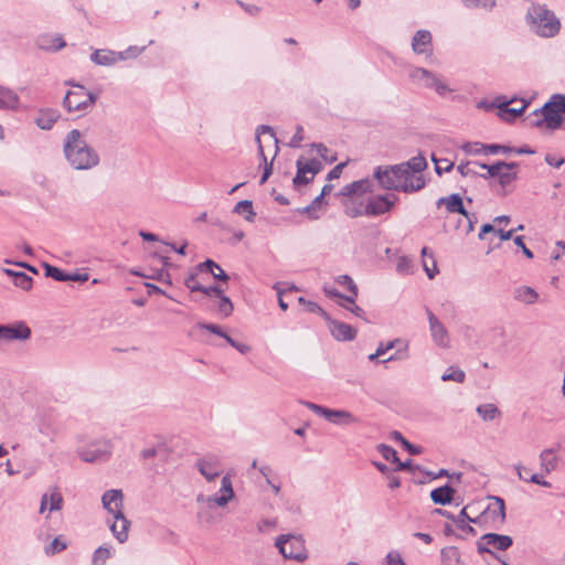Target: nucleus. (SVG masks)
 <instances>
[{
    "mask_svg": "<svg viewBox=\"0 0 565 565\" xmlns=\"http://www.w3.org/2000/svg\"><path fill=\"white\" fill-rule=\"evenodd\" d=\"M437 205L441 206L445 205L446 210L449 213H459V214H466V209L463 207L462 199L459 194H451L449 196L440 198L437 201Z\"/></svg>",
    "mask_w": 565,
    "mask_h": 565,
    "instance_id": "nucleus-28",
    "label": "nucleus"
},
{
    "mask_svg": "<svg viewBox=\"0 0 565 565\" xmlns=\"http://www.w3.org/2000/svg\"><path fill=\"white\" fill-rule=\"evenodd\" d=\"M296 166H297V173L292 180L295 186L308 184L310 181L313 180V179H310V175L308 177L309 173L303 167L302 158L297 160Z\"/></svg>",
    "mask_w": 565,
    "mask_h": 565,
    "instance_id": "nucleus-41",
    "label": "nucleus"
},
{
    "mask_svg": "<svg viewBox=\"0 0 565 565\" xmlns=\"http://www.w3.org/2000/svg\"><path fill=\"white\" fill-rule=\"evenodd\" d=\"M541 472L550 473L557 467V457L554 449H544L540 456Z\"/></svg>",
    "mask_w": 565,
    "mask_h": 565,
    "instance_id": "nucleus-31",
    "label": "nucleus"
},
{
    "mask_svg": "<svg viewBox=\"0 0 565 565\" xmlns=\"http://www.w3.org/2000/svg\"><path fill=\"white\" fill-rule=\"evenodd\" d=\"M466 374L462 370H456L450 367L447 372L441 375V381H454L457 383H462L465 381Z\"/></svg>",
    "mask_w": 565,
    "mask_h": 565,
    "instance_id": "nucleus-50",
    "label": "nucleus"
},
{
    "mask_svg": "<svg viewBox=\"0 0 565 565\" xmlns=\"http://www.w3.org/2000/svg\"><path fill=\"white\" fill-rule=\"evenodd\" d=\"M198 271L199 270L194 269L193 271L189 273V275L184 279V285L191 292H194V291L201 292L203 290V286L200 284V281L198 279Z\"/></svg>",
    "mask_w": 565,
    "mask_h": 565,
    "instance_id": "nucleus-49",
    "label": "nucleus"
},
{
    "mask_svg": "<svg viewBox=\"0 0 565 565\" xmlns=\"http://www.w3.org/2000/svg\"><path fill=\"white\" fill-rule=\"evenodd\" d=\"M412 47L416 54L430 56L433 53L430 32L426 30L417 31L413 38Z\"/></svg>",
    "mask_w": 565,
    "mask_h": 565,
    "instance_id": "nucleus-23",
    "label": "nucleus"
},
{
    "mask_svg": "<svg viewBox=\"0 0 565 565\" xmlns=\"http://www.w3.org/2000/svg\"><path fill=\"white\" fill-rule=\"evenodd\" d=\"M169 455V449L166 444L160 443L157 446L148 447L141 450L140 456L143 459H150L153 457H159L160 459H166Z\"/></svg>",
    "mask_w": 565,
    "mask_h": 565,
    "instance_id": "nucleus-37",
    "label": "nucleus"
},
{
    "mask_svg": "<svg viewBox=\"0 0 565 565\" xmlns=\"http://www.w3.org/2000/svg\"><path fill=\"white\" fill-rule=\"evenodd\" d=\"M342 308L349 310L350 312H352L354 316L359 317V318H364V311L362 308H360L356 303H355V298H353V302H347L344 300H342V302L339 303Z\"/></svg>",
    "mask_w": 565,
    "mask_h": 565,
    "instance_id": "nucleus-61",
    "label": "nucleus"
},
{
    "mask_svg": "<svg viewBox=\"0 0 565 565\" xmlns=\"http://www.w3.org/2000/svg\"><path fill=\"white\" fill-rule=\"evenodd\" d=\"M234 212L237 213V214L246 213L245 218L247 221H249V222H252L254 220V217H255V212L253 210V203L249 200L239 201L235 205Z\"/></svg>",
    "mask_w": 565,
    "mask_h": 565,
    "instance_id": "nucleus-44",
    "label": "nucleus"
},
{
    "mask_svg": "<svg viewBox=\"0 0 565 565\" xmlns=\"http://www.w3.org/2000/svg\"><path fill=\"white\" fill-rule=\"evenodd\" d=\"M412 268H413V264H412V259L409 257L401 256L397 259L396 270L398 274L409 275V274H412Z\"/></svg>",
    "mask_w": 565,
    "mask_h": 565,
    "instance_id": "nucleus-53",
    "label": "nucleus"
},
{
    "mask_svg": "<svg viewBox=\"0 0 565 565\" xmlns=\"http://www.w3.org/2000/svg\"><path fill=\"white\" fill-rule=\"evenodd\" d=\"M338 282L342 286H347L348 290L351 294L347 297H342V300H344L347 302H353V298L358 297V287L354 284V281L352 280V278L348 275H341L338 278Z\"/></svg>",
    "mask_w": 565,
    "mask_h": 565,
    "instance_id": "nucleus-40",
    "label": "nucleus"
},
{
    "mask_svg": "<svg viewBox=\"0 0 565 565\" xmlns=\"http://www.w3.org/2000/svg\"><path fill=\"white\" fill-rule=\"evenodd\" d=\"M514 300L524 305H533L539 300V294L529 286H519L513 291Z\"/></svg>",
    "mask_w": 565,
    "mask_h": 565,
    "instance_id": "nucleus-29",
    "label": "nucleus"
},
{
    "mask_svg": "<svg viewBox=\"0 0 565 565\" xmlns=\"http://www.w3.org/2000/svg\"><path fill=\"white\" fill-rule=\"evenodd\" d=\"M329 329L332 335L339 341H350L356 337V330L350 324L329 319Z\"/></svg>",
    "mask_w": 565,
    "mask_h": 565,
    "instance_id": "nucleus-24",
    "label": "nucleus"
},
{
    "mask_svg": "<svg viewBox=\"0 0 565 565\" xmlns=\"http://www.w3.org/2000/svg\"><path fill=\"white\" fill-rule=\"evenodd\" d=\"M66 548V544L55 537L51 544L45 548L46 554H55Z\"/></svg>",
    "mask_w": 565,
    "mask_h": 565,
    "instance_id": "nucleus-64",
    "label": "nucleus"
},
{
    "mask_svg": "<svg viewBox=\"0 0 565 565\" xmlns=\"http://www.w3.org/2000/svg\"><path fill=\"white\" fill-rule=\"evenodd\" d=\"M462 3L467 8H482L486 10H491L495 6V0H462Z\"/></svg>",
    "mask_w": 565,
    "mask_h": 565,
    "instance_id": "nucleus-52",
    "label": "nucleus"
},
{
    "mask_svg": "<svg viewBox=\"0 0 565 565\" xmlns=\"http://www.w3.org/2000/svg\"><path fill=\"white\" fill-rule=\"evenodd\" d=\"M303 167L310 174V179H313L315 175L323 169V164L317 159H311L306 162L303 161Z\"/></svg>",
    "mask_w": 565,
    "mask_h": 565,
    "instance_id": "nucleus-57",
    "label": "nucleus"
},
{
    "mask_svg": "<svg viewBox=\"0 0 565 565\" xmlns=\"http://www.w3.org/2000/svg\"><path fill=\"white\" fill-rule=\"evenodd\" d=\"M275 546L286 559L303 563L309 554L301 535L281 534L275 540Z\"/></svg>",
    "mask_w": 565,
    "mask_h": 565,
    "instance_id": "nucleus-7",
    "label": "nucleus"
},
{
    "mask_svg": "<svg viewBox=\"0 0 565 565\" xmlns=\"http://www.w3.org/2000/svg\"><path fill=\"white\" fill-rule=\"evenodd\" d=\"M443 476L449 477L450 481L454 483L467 482V478L465 477L463 473L458 472V473L449 475L448 470H446V469H440L437 475H431L430 472H424L422 470V473L417 472L415 477H411V478L416 483H425L427 479L433 480V479H436V478L443 477Z\"/></svg>",
    "mask_w": 565,
    "mask_h": 565,
    "instance_id": "nucleus-25",
    "label": "nucleus"
},
{
    "mask_svg": "<svg viewBox=\"0 0 565 565\" xmlns=\"http://www.w3.org/2000/svg\"><path fill=\"white\" fill-rule=\"evenodd\" d=\"M234 497H198L196 515L202 524L221 520L227 512V505Z\"/></svg>",
    "mask_w": 565,
    "mask_h": 565,
    "instance_id": "nucleus-4",
    "label": "nucleus"
},
{
    "mask_svg": "<svg viewBox=\"0 0 565 565\" xmlns=\"http://www.w3.org/2000/svg\"><path fill=\"white\" fill-rule=\"evenodd\" d=\"M463 216V224H461V221L458 223V227H462V231L465 234H469L473 231L475 223L477 222V217L475 214L468 213L466 211V214H461Z\"/></svg>",
    "mask_w": 565,
    "mask_h": 565,
    "instance_id": "nucleus-54",
    "label": "nucleus"
},
{
    "mask_svg": "<svg viewBox=\"0 0 565 565\" xmlns=\"http://www.w3.org/2000/svg\"><path fill=\"white\" fill-rule=\"evenodd\" d=\"M31 337V329L23 322H18L13 326L1 324L0 339L12 340H28Z\"/></svg>",
    "mask_w": 565,
    "mask_h": 565,
    "instance_id": "nucleus-20",
    "label": "nucleus"
},
{
    "mask_svg": "<svg viewBox=\"0 0 565 565\" xmlns=\"http://www.w3.org/2000/svg\"><path fill=\"white\" fill-rule=\"evenodd\" d=\"M487 502L486 505L482 502H478L480 504L481 512L478 516L483 519V521H491L492 523L501 524L505 519V505L502 497H486Z\"/></svg>",
    "mask_w": 565,
    "mask_h": 565,
    "instance_id": "nucleus-11",
    "label": "nucleus"
},
{
    "mask_svg": "<svg viewBox=\"0 0 565 565\" xmlns=\"http://www.w3.org/2000/svg\"><path fill=\"white\" fill-rule=\"evenodd\" d=\"M377 348H379V354H385L387 351H390L394 348H397L396 352L394 354H392L390 358H387L386 360H384V362L401 360V359H405L408 356V354H407L408 342L404 341L402 339H395V340L388 341L386 343L382 342L379 344Z\"/></svg>",
    "mask_w": 565,
    "mask_h": 565,
    "instance_id": "nucleus-22",
    "label": "nucleus"
},
{
    "mask_svg": "<svg viewBox=\"0 0 565 565\" xmlns=\"http://www.w3.org/2000/svg\"><path fill=\"white\" fill-rule=\"evenodd\" d=\"M38 45L45 51H58L65 46V42L57 35H43L39 38Z\"/></svg>",
    "mask_w": 565,
    "mask_h": 565,
    "instance_id": "nucleus-33",
    "label": "nucleus"
},
{
    "mask_svg": "<svg viewBox=\"0 0 565 565\" xmlns=\"http://www.w3.org/2000/svg\"><path fill=\"white\" fill-rule=\"evenodd\" d=\"M518 168H503V170H500V173L498 175L499 183L502 186L509 185L511 182L516 180L518 178Z\"/></svg>",
    "mask_w": 565,
    "mask_h": 565,
    "instance_id": "nucleus-47",
    "label": "nucleus"
},
{
    "mask_svg": "<svg viewBox=\"0 0 565 565\" xmlns=\"http://www.w3.org/2000/svg\"><path fill=\"white\" fill-rule=\"evenodd\" d=\"M62 505L63 497H42L40 513L58 511L62 509Z\"/></svg>",
    "mask_w": 565,
    "mask_h": 565,
    "instance_id": "nucleus-38",
    "label": "nucleus"
},
{
    "mask_svg": "<svg viewBox=\"0 0 565 565\" xmlns=\"http://www.w3.org/2000/svg\"><path fill=\"white\" fill-rule=\"evenodd\" d=\"M45 276L51 277L56 281H68V274L58 269L55 266L44 264Z\"/></svg>",
    "mask_w": 565,
    "mask_h": 565,
    "instance_id": "nucleus-48",
    "label": "nucleus"
},
{
    "mask_svg": "<svg viewBox=\"0 0 565 565\" xmlns=\"http://www.w3.org/2000/svg\"><path fill=\"white\" fill-rule=\"evenodd\" d=\"M422 256H423V267L426 271L429 279H433L435 275L438 273V268L436 265V260L434 258V255L427 247H424L422 249Z\"/></svg>",
    "mask_w": 565,
    "mask_h": 565,
    "instance_id": "nucleus-36",
    "label": "nucleus"
},
{
    "mask_svg": "<svg viewBox=\"0 0 565 565\" xmlns=\"http://www.w3.org/2000/svg\"><path fill=\"white\" fill-rule=\"evenodd\" d=\"M431 499L434 503L444 507L435 509L434 512L452 520L460 529L465 530L466 521L476 522V519L468 513V510L471 509L470 505H465L458 513H455L454 510L462 504L461 497H431Z\"/></svg>",
    "mask_w": 565,
    "mask_h": 565,
    "instance_id": "nucleus-6",
    "label": "nucleus"
},
{
    "mask_svg": "<svg viewBox=\"0 0 565 565\" xmlns=\"http://www.w3.org/2000/svg\"><path fill=\"white\" fill-rule=\"evenodd\" d=\"M344 212L352 218L366 215V203L359 199H351L345 203Z\"/></svg>",
    "mask_w": 565,
    "mask_h": 565,
    "instance_id": "nucleus-34",
    "label": "nucleus"
},
{
    "mask_svg": "<svg viewBox=\"0 0 565 565\" xmlns=\"http://www.w3.org/2000/svg\"><path fill=\"white\" fill-rule=\"evenodd\" d=\"M32 282H33L32 277L26 275L23 271H21L20 275H15V279L13 281V284L17 287H19L25 291H28L32 288Z\"/></svg>",
    "mask_w": 565,
    "mask_h": 565,
    "instance_id": "nucleus-55",
    "label": "nucleus"
},
{
    "mask_svg": "<svg viewBox=\"0 0 565 565\" xmlns=\"http://www.w3.org/2000/svg\"><path fill=\"white\" fill-rule=\"evenodd\" d=\"M409 77L415 82H422L426 87L435 88V90L440 95L448 90L446 84H444L437 76L425 68H413L409 72Z\"/></svg>",
    "mask_w": 565,
    "mask_h": 565,
    "instance_id": "nucleus-17",
    "label": "nucleus"
},
{
    "mask_svg": "<svg viewBox=\"0 0 565 565\" xmlns=\"http://www.w3.org/2000/svg\"><path fill=\"white\" fill-rule=\"evenodd\" d=\"M233 309H234L233 303L227 296L222 295L221 297H218L217 310L223 317L231 316L233 312Z\"/></svg>",
    "mask_w": 565,
    "mask_h": 565,
    "instance_id": "nucleus-51",
    "label": "nucleus"
},
{
    "mask_svg": "<svg viewBox=\"0 0 565 565\" xmlns=\"http://www.w3.org/2000/svg\"><path fill=\"white\" fill-rule=\"evenodd\" d=\"M19 105L18 94L11 88L0 85V110H17Z\"/></svg>",
    "mask_w": 565,
    "mask_h": 565,
    "instance_id": "nucleus-27",
    "label": "nucleus"
},
{
    "mask_svg": "<svg viewBox=\"0 0 565 565\" xmlns=\"http://www.w3.org/2000/svg\"><path fill=\"white\" fill-rule=\"evenodd\" d=\"M199 328L203 329V330H207L214 334H217L224 339H226V337H228V334H226L222 328L217 324H214V323H199L198 324Z\"/></svg>",
    "mask_w": 565,
    "mask_h": 565,
    "instance_id": "nucleus-63",
    "label": "nucleus"
},
{
    "mask_svg": "<svg viewBox=\"0 0 565 565\" xmlns=\"http://www.w3.org/2000/svg\"><path fill=\"white\" fill-rule=\"evenodd\" d=\"M531 30L541 38H554L561 31V21L545 4H532L526 13Z\"/></svg>",
    "mask_w": 565,
    "mask_h": 565,
    "instance_id": "nucleus-3",
    "label": "nucleus"
},
{
    "mask_svg": "<svg viewBox=\"0 0 565 565\" xmlns=\"http://www.w3.org/2000/svg\"><path fill=\"white\" fill-rule=\"evenodd\" d=\"M63 151L67 162L76 170H90L99 164V154L85 140L82 132L73 129L65 136Z\"/></svg>",
    "mask_w": 565,
    "mask_h": 565,
    "instance_id": "nucleus-1",
    "label": "nucleus"
},
{
    "mask_svg": "<svg viewBox=\"0 0 565 565\" xmlns=\"http://www.w3.org/2000/svg\"><path fill=\"white\" fill-rule=\"evenodd\" d=\"M111 556L110 546H99L93 555V565H105L106 561Z\"/></svg>",
    "mask_w": 565,
    "mask_h": 565,
    "instance_id": "nucleus-45",
    "label": "nucleus"
},
{
    "mask_svg": "<svg viewBox=\"0 0 565 565\" xmlns=\"http://www.w3.org/2000/svg\"><path fill=\"white\" fill-rule=\"evenodd\" d=\"M90 60L97 65L111 66L118 61L128 60V55L126 53H118L110 50H95L90 55Z\"/></svg>",
    "mask_w": 565,
    "mask_h": 565,
    "instance_id": "nucleus-21",
    "label": "nucleus"
},
{
    "mask_svg": "<svg viewBox=\"0 0 565 565\" xmlns=\"http://www.w3.org/2000/svg\"><path fill=\"white\" fill-rule=\"evenodd\" d=\"M276 526L277 521L275 519H263L257 524V529L259 532H270L275 530Z\"/></svg>",
    "mask_w": 565,
    "mask_h": 565,
    "instance_id": "nucleus-62",
    "label": "nucleus"
},
{
    "mask_svg": "<svg viewBox=\"0 0 565 565\" xmlns=\"http://www.w3.org/2000/svg\"><path fill=\"white\" fill-rule=\"evenodd\" d=\"M377 449L380 454L388 461H392L393 463H396V470H402L407 472L411 477H415L417 472L422 473V469L418 466H415L412 463L411 460H407L405 462H401L397 452L394 448L391 446H387L385 444H381L377 446Z\"/></svg>",
    "mask_w": 565,
    "mask_h": 565,
    "instance_id": "nucleus-18",
    "label": "nucleus"
},
{
    "mask_svg": "<svg viewBox=\"0 0 565 565\" xmlns=\"http://www.w3.org/2000/svg\"><path fill=\"white\" fill-rule=\"evenodd\" d=\"M306 406L316 415L338 426H351L360 423L359 417L344 409H331L309 402L306 403Z\"/></svg>",
    "mask_w": 565,
    "mask_h": 565,
    "instance_id": "nucleus-8",
    "label": "nucleus"
},
{
    "mask_svg": "<svg viewBox=\"0 0 565 565\" xmlns=\"http://www.w3.org/2000/svg\"><path fill=\"white\" fill-rule=\"evenodd\" d=\"M75 90H70L64 100V107L68 111H81L92 107L96 102V96L87 92L83 86L76 85Z\"/></svg>",
    "mask_w": 565,
    "mask_h": 565,
    "instance_id": "nucleus-10",
    "label": "nucleus"
},
{
    "mask_svg": "<svg viewBox=\"0 0 565 565\" xmlns=\"http://www.w3.org/2000/svg\"><path fill=\"white\" fill-rule=\"evenodd\" d=\"M373 192V181L370 179H361L353 181L343 186L341 194L345 196H352L355 194L371 193Z\"/></svg>",
    "mask_w": 565,
    "mask_h": 565,
    "instance_id": "nucleus-26",
    "label": "nucleus"
},
{
    "mask_svg": "<svg viewBox=\"0 0 565 565\" xmlns=\"http://www.w3.org/2000/svg\"><path fill=\"white\" fill-rule=\"evenodd\" d=\"M113 446L108 440H95L77 448L78 457L85 462H103L109 459Z\"/></svg>",
    "mask_w": 565,
    "mask_h": 565,
    "instance_id": "nucleus-9",
    "label": "nucleus"
},
{
    "mask_svg": "<svg viewBox=\"0 0 565 565\" xmlns=\"http://www.w3.org/2000/svg\"><path fill=\"white\" fill-rule=\"evenodd\" d=\"M431 160L435 162V171L437 174H441L444 171L448 172L454 168V162L448 159H437L434 154Z\"/></svg>",
    "mask_w": 565,
    "mask_h": 565,
    "instance_id": "nucleus-56",
    "label": "nucleus"
},
{
    "mask_svg": "<svg viewBox=\"0 0 565 565\" xmlns=\"http://www.w3.org/2000/svg\"><path fill=\"white\" fill-rule=\"evenodd\" d=\"M259 472L264 476L266 482L270 486V488L274 492L277 493L280 491V483L275 482L274 480L270 479L271 469L269 466H262L259 468Z\"/></svg>",
    "mask_w": 565,
    "mask_h": 565,
    "instance_id": "nucleus-58",
    "label": "nucleus"
},
{
    "mask_svg": "<svg viewBox=\"0 0 565 565\" xmlns=\"http://www.w3.org/2000/svg\"><path fill=\"white\" fill-rule=\"evenodd\" d=\"M565 116V98L555 96L542 108L534 110L526 116L525 121L529 126L541 129L555 130L559 128Z\"/></svg>",
    "mask_w": 565,
    "mask_h": 565,
    "instance_id": "nucleus-2",
    "label": "nucleus"
},
{
    "mask_svg": "<svg viewBox=\"0 0 565 565\" xmlns=\"http://www.w3.org/2000/svg\"><path fill=\"white\" fill-rule=\"evenodd\" d=\"M374 180L377 181L379 185L388 191H398L399 192V179L398 171L396 164L394 166H379L374 169L373 172Z\"/></svg>",
    "mask_w": 565,
    "mask_h": 565,
    "instance_id": "nucleus-12",
    "label": "nucleus"
},
{
    "mask_svg": "<svg viewBox=\"0 0 565 565\" xmlns=\"http://www.w3.org/2000/svg\"><path fill=\"white\" fill-rule=\"evenodd\" d=\"M441 565H466L461 553L456 546H446L440 551Z\"/></svg>",
    "mask_w": 565,
    "mask_h": 565,
    "instance_id": "nucleus-30",
    "label": "nucleus"
},
{
    "mask_svg": "<svg viewBox=\"0 0 565 565\" xmlns=\"http://www.w3.org/2000/svg\"><path fill=\"white\" fill-rule=\"evenodd\" d=\"M58 115L55 111L42 113L36 118V124L41 129H51L54 122L57 120Z\"/></svg>",
    "mask_w": 565,
    "mask_h": 565,
    "instance_id": "nucleus-42",
    "label": "nucleus"
},
{
    "mask_svg": "<svg viewBox=\"0 0 565 565\" xmlns=\"http://www.w3.org/2000/svg\"><path fill=\"white\" fill-rule=\"evenodd\" d=\"M397 201L396 195H375L366 201V216H379L388 213Z\"/></svg>",
    "mask_w": 565,
    "mask_h": 565,
    "instance_id": "nucleus-15",
    "label": "nucleus"
},
{
    "mask_svg": "<svg viewBox=\"0 0 565 565\" xmlns=\"http://www.w3.org/2000/svg\"><path fill=\"white\" fill-rule=\"evenodd\" d=\"M399 179V192L413 193L422 190L426 182L423 174L411 172V170L404 168V166L396 164Z\"/></svg>",
    "mask_w": 565,
    "mask_h": 565,
    "instance_id": "nucleus-14",
    "label": "nucleus"
},
{
    "mask_svg": "<svg viewBox=\"0 0 565 565\" xmlns=\"http://www.w3.org/2000/svg\"><path fill=\"white\" fill-rule=\"evenodd\" d=\"M404 166V168L411 170V172H415L417 174H422V172L427 168V161L424 156L419 154L411 158L408 161L399 163Z\"/></svg>",
    "mask_w": 565,
    "mask_h": 565,
    "instance_id": "nucleus-39",
    "label": "nucleus"
},
{
    "mask_svg": "<svg viewBox=\"0 0 565 565\" xmlns=\"http://www.w3.org/2000/svg\"><path fill=\"white\" fill-rule=\"evenodd\" d=\"M313 148H316L317 153L327 162L332 163L337 160V157L334 154L329 156V149L322 145V143H313Z\"/></svg>",
    "mask_w": 565,
    "mask_h": 565,
    "instance_id": "nucleus-60",
    "label": "nucleus"
},
{
    "mask_svg": "<svg viewBox=\"0 0 565 565\" xmlns=\"http://www.w3.org/2000/svg\"><path fill=\"white\" fill-rule=\"evenodd\" d=\"M195 466L207 481L214 480L221 473V462L215 456H206L198 460Z\"/></svg>",
    "mask_w": 565,
    "mask_h": 565,
    "instance_id": "nucleus-19",
    "label": "nucleus"
},
{
    "mask_svg": "<svg viewBox=\"0 0 565 565\" xmlns=\"http://www.w3.org/2000/svg\"><path fill=\"white\" fill-rule=\"evenodd\" d=\"M477 412L484 420H493L499 415V409L493 404L480 405Z\"/></svg>",
    "mask_w": 565,
    "mask_h": 565,
    "instance_id": "nucleus-46",
    "label": "nucleus"
},
{
    "mask_svg": "<svg viewBox=\"0 0 565 565\" xmlns=\"http://www.w3.org/2000/svg\"><path fill=\"white\" fill-rule=\"evenodd\" d=\"M512 102L503 103L499 106V109L501 111V116L504 120L511 121L518 118L526 108V104L524 102H521V106L519 107H510V104Z\"/></svg>",
    "mask_w": 565,
    "mask_h": 565,
    "instance_id": "nucleus-35",
    "label": "nucleus"
},
{
    "mask_svg": "<svg viewBox=\"0 0 565 565\" xmlns=\"http://www.w3.org/2000/svg\"><path fill=\"white\" fill-rule=\"evenodd\" d=\"M512 537L497 533H487L481 536L478 543V551L480 553L487 552L494 555L492 550L505 551L512 545Z\"/></svg>",
    "mask_w": 565,
    "mask_h": 565,
    "instance_id": "nucleus-13",
    "label": "nucleus"
},
{
    "mask_svg": "<svg viewBox=\"0 0 565 565\" xmlns=\"http://www.w3.org/2000/svg\"><path fill=\"white\" fill-rule=\"evenodd\" d=\"M480 163L477 161H468V162H461L457 167V171L462 177H469V175H480L481 172L479 171Z\"/></svg>",
    "mask_w": 565,
    "mask_h": 565,
    "instance_id": "nucleus-43",
    "label": "nucleus"
},
{
    "mask_svg": "<svg viewBox=\"0 0 565 565\" xmlns=\"http://www.w3.org/2000/svg\"><path fill=\"white\" fill-rule=\"evenodd\" d=\"M103 505L114 516L110 530L115 537L124 543L128 539L129 521L124 515V497H102Z\"/></svg>",
    "mask_w": 565,
    "mask_h": 565,
    "instance_id": "nucleus-5",
    "label": "nucleus"
},
{
    "mask_svg": "<svg viewBox=\"0 0 565 565\" xmlns=\"http://www.w3.org/2000/svg\"><path fill=\"white\" fill-rule=\"evenodd\" d=\"M519 163L516 162H504V161H498L493 164H486L480 163L479 169L486 170V173H481L480 177L487 179L489 177H497L500 173V170H503V168H518Z\"/></svg>",
    "mask_w": 565,
    "mask_h": 565,
    "instance_id": "nucleus-32",
    "label": "nucleus"
},
{
    "mask_svg": "<svg viewBox=\"0 0 565 565\" xmlns=\"http://www.w3.org/2000/svg\"><path fill=\"white\" fill-rule=\"evenodd\" d=\"M384 565H406L401 553L397 551H391L384 558Z\"/></svg>",
    "mask_w": 565,
    "mask_h": 565,
    "instance_id": "nucleus-59",
    "label": "nucleus"
},
{
    "mask_svg": "<svg viewBox=\"0 0 565 565\" xmlns=\"http://www.w3.org/2000/svg\"><path fill=\"white\" fill-rule=\"evenodd\" d=\"M426 315L428 318L429 330L434 343L440 348H449L450 339L444 323L439 321V319L428 308H426Z\"/></svg>",
    "mask_w": 565,
    "mask_h": 565,
    "instance_id": "nucleus-16",
    "label": "nucleus"
}]
</instances>
